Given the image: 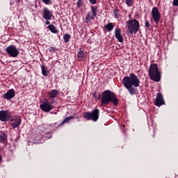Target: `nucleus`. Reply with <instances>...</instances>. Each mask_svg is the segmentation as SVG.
<instances>
[{
  "label": "nucleus",
  "instance_id": "f257e3e1",
  "mask_svg": "<svg viewBox=\"0 0 178 178\" xmlns=\"http://www.w3.org/2000/svg\"><path fill=\"white\" fill-rule=\"evenodd\" d=\"M122 84L131 95L138 94V89L136 88L140 87V79L136 74L131 73L129 76H124L122 79Z\"/></svg>",
  "mask_w": 178,
  "mask_h": 178
},
{
  "label": "nucleus",
  "instance_id": "f03ea898",
  "mask_svg": "<svg viewBox=\"0 0 178 178\" xmlns=\"http://www.w3.org/2000/svg\"><path fill=\"white\" fill-rule=\"evenodd\" d=\"M111 102L114 106H118L119 105V99L116 97V95L110 90H106L102 92L101 104L105 106L109 105Z\"/></svg>",
  "mask_w": 178,
  "mask_h": 178
},
{
  "label": "nucleus",
  "instance_id": "7ed1b4c3",
  "mask_svg": "<svg viewBox=\"0 0 178 178\" xmlns=\"http://www.w3.org/2000/svg\"><path fill=\"white\" fill-rule=\"evenodd\" d=\"M149 76L152 81H156V83H159V81H161L162 74L158 68V64L153 63L150 65L149 68Z\"/></svg>",
  "mask_w": 178,
  "mask_h": 178
},
{
  "label": "nucleus",
  "instance_id": "20e7f679",
  "mask_svg": "<svg viewBox=\"0 0 178 178\" xmlns=\"http://www.w3.org/2000/svg\"><path fill=\"white\" fill-rule=\"evenodd\" d=\"M127 31L129 34H137L140 30V22L136 19H129L127 22Z\"/></svg>",
  "mask_w": 178,
  "mask_h": 178
},
{
  "label": "nucleus",
  "instance_id": "39448f33",
  "mask_svg": "<svg viewBox=\"0 0 178 178\" xmlns=\"http://www.w3.org/2000/svg\"><path fill=\"white\" fill-rule=\"evenodd\" d=\"M6 51L11 58H17V56H19V54H20L19 49H17L16 46L13 44L8 46L6 48Z\"/></svg>",
  "mask_w": 178,
  "mask_h": 178
},
{
  "label": "nucleus",
  "instance_id": "423d86ee",
  "mask_svg": "<svg viewBox=\"0 0 178 178\" xmlns=\"http://www.w3.org/2000/svg\"><path fill=\"white\" fill-rule=\"evenodd\" d=\"M152 17L156 24H158L161 20V13L156 7H153L152 9Z\"/></svg>",
  "mask_w": 178,
  "mask_h": 178
},
{
  "label": "nucleus",
  "instance_id": "0eeeda50",
  "mask_svg": "<svg viewBox=\"0 0 178 178\" xmlns=\"http://www.w3.org/2000/svg\"><path fill=\"white\" fill-rule=\"evenodd\" d=\"M99 116V114L98 112H85L83 114L85 119H87L88 120H93V122H97Z\"/></svg>",
  "mask_w": 178,
  "mask_h": 178
},
{
  "label": "nucleus",
  "instance_id": "6e6552de",
  "mask_svg": "<svg viewBox=\"0 0 178 178\" xmlns=\"http://www.w3.org/2000/svg\"><path fill=\"white\" fill-rule=\"evenodd\" d=\"M51 104V102L49 103L47 99H44L42 104H40V109L44 112H50V111H52L54 108V106Z\"/></svg>",
  "mask_w": 178,
  "mask_h": 178
},
{
  "label": "nucleus",
  "instance_id": "1a4fd4ad",
  "mask_svg": "<svg viewBox=\"0 0 178 178\" xmlns=\"http://www.w3.org/2000/svg\"><path fill=\"white\" fill-rule=\"evenodd\" d=\"M42 19L44 20H52V17H54V13L52 10H49L48 8H42Z\"/></svg>",
  "mask_w": 178,
  "mask_h": 178
},
{
  "label": "nucleus",
  "instance_id": "9d476101",
  "mask_svg": "<svg viewBox=\"0 0 178 178\" xmlns=\"http://www.w3.org/2000/svg\"><path fill=\"white\" fill-rule=\"evenodd\" d=\"M49 98H50L51 104H55V98L59 95V91L56 89L51 90L49 93Z\"/></svg>",
  "mask_w": 178,
  "mask_h": 178
},
{
  "label": "nucleus",
  "instance_id": "9b49d317",
  "mask_svg": "<svg viewBox=\"0 0 178 178\" xmlns=\"http://www.w3.org/2000/svg\"><path fill=\"white\" fill-rule=\"evenodd\" d=\"M15 95H16L15 90L10 89L6 93L3 95V97L5 98V99L10 100L12 99V98H15Z\"/></svg>",
  "mask_w": 178,
  "mask_h": 178
},
{
  "label": "nucleus",
  "instance_id": "f8f14e48",
  "mask_svg": "<svg viewBox=\"0 0 178 178\" xmlns=\"http://www.w3.org/2000/svg\"><path fill=\"white\" fill-rule=\"evenodd\" d=\"M163 104H165V101H163V96L162 95V93H158L155 99L156 106H162Z\"/></svg>",
  "mask_w": 178,
  "mask_h": 178
},
{
  "label": "nucleus",
  "instance_id": "ddd939ff",
  "mask_svg": "<svg viewBox=\"0 0 178 178\" xmlns=\"http://www.w3.org/2000/svg\"><path fill=\"white\" fill-rule=\"evenodd\" d=\"M87 58V51L84 50H81V49H79V51L78 52L77 55V60L78 62H83L84 59Z\"/></svg>",
  "mask_w": 178,
  "mask_h": 178
},
{
  "label": "nucleus",
  "instance_id": "4468645a",
  "mask_svg": "<svg viewBox=\"0 0 178 178\" xmlns=\"http://www.w3.org/2000/svg\"><path fill=\"white\" fill-rule=\"evenodd\" d=\"M115 37L118 40V42H123L124 39L122 35V29L117 28L115 30Z\"/></svg>",
  "mask_w": 178,
  "mask_h": 178
},
{
  "label": "nucleus",
  "instance_id": "2eb2a0df",
  "mask_svg": "<svg viewBox=\"0 0 178 178\" xmlns=\"http://www.w3.org/2000/svg\"><path fill=\"white\" fill-rule=\"evenodd\" d=\"M21 123H22V118H20V117H17L11 120V124L13 129H16V127H19Z\"/></svg>",
  "mask_w": 178,
  "mask_h": 178
},
{
  "label": "nucleus",
  "instance_id": "dca6fc26",
  "mask_svg": "<svg viewBox=\"0 0 178 178\" xmlns=\"http://www.w3.org/2000/svg\"><path fill=\"white\" fill-rule=\"evenodd\" d=\"M10 119V115L8 114V112H0V120L1 122H6Z\"/></svg>",
  "mask_w": 178,
  "mask_h": 178
},
{
  "label": "nucleus",
  "instance_id": "f3484780",
  "mask_svg": "<svg viewBox=\"0 0 178 178\" xmlns=\"http://www.w3.org/2000/svg\"><path fill=\"white\" fill-rule=\"evenodd\" d=\"M6 143H8V134L1 131L0 134V143L5 144Z\"/></svg>",
  "mask_w": 178,
  "mask_h": 178
},
{
  "label": "nucleus",
  "instance_id": "a211bd4d",
  "mask_svg": "<svg viewBox=\"0 0 178 178\" xmlns=\"http://www.w3.org/2000/svg\"><path fill=\"white\" fill-rule=\"evenodd\" d=\"M49 138H52V134H51V132H48V133L45 134L43 136V139L40 138V140L37 143L38 144H42V143H44V140H49Z\"/></svg>",
  "mask_w": 178,
  "mask_h": 178
},
{
  "label": "nucleus",
  "instance_id": "6ab92c4d",
  "mask_svg": "<svg viewBox=\"0 0 178 178\" xmlns=\"http://www.w3.org/2000/svg\"><path fill=\"white\" fill-rule=\"evenodd\" d=\"M115 29V25H113V23L109 22L108 24L104 25V31H108V33H111L112 30Z\"/></svg>",
  "mask_w": 178,
  "mask_h": 178
},
{
  "label": "nucleus",
  "instance_id": "aec40b11",
  "mask_svg": "<svg viewBox=\"0 0 178 178\" xmlns=\"http://www.w3.org/2000/svg\"><path fill=\"white\" fill-rule=\"evenodd\" d=\"M91 12L93 17H97V12H98V6H91Z\"/></svg>",
  "mask_w": 178,
  "mask_h": 178
},
{
  "label": "nucleus",
  "instance_id": "412c9836",
  "mask_svg": "<svg viewBox=\"0 0 178 178\" xmlns=\"http://www.w3.org/2000/svg\"><path fill=\"white\" fill-rule=\"evenodd\" d=\"M95 17L92 16V13L91 12H88L86 17V23H90L92 20H94Z\"/></svg>",
  "mask_w": 178,
  "mask_h": 178
},
{
  "label": "nucleus",
  "instance_id": "4be33fe9",
  "mask_svg": "<svg viewBox=\"0 0 178 178\" xmlns=\"http://www.w3.org/2000/svg\"><path fill=\"white\" fill-rule=\"evenodd\" d=\"M47 29L51 31V33H53L54 34H58V31L56 29V27L54 24H50L47 26Z\"/></svg>",
  "mask_w": 178,
  "mask_h": 178
},
{
  "label": "nucleus",
  "instance_id": "5701e85b",
  "mask_svg": "<svg viewBox=\"0 0 178 178\" xmlns=\"http://www.w3.org/2000/svg\"><path fill=\"white\" fill-rule=\"evenodd\" d=\"M71 38H72V36L68 33H65L63 35V40H64V42H65V44H67V42H69V41H70Z\"/></svg>",
  "mask_w": 178,
  "mask_h": 178
},
{
  "label": "nucleus",
  "instance_id": "b1692460",
  "mask_svg": "<svg viewBox=\"0 0 178 178\" xmlns=\"http://www.w3.org/2000/svg\"><path fill=\"white\" fill-rule=\"evenodd\" d=\"M72 119H73V116L66 117V118L61 122V123L59 124V126H63V124H65V123L69 122V120H72Z\"/></svg>",
  "mask_w": 178,
  "mask_h": 178
},
{
  "label": "nucleus",
  "instance_id": "393cba45",
  "mask_svg": "<svg viewBox=\"0 0 178 178\" xmlns=\"http://www.w3.org/2000/svg\"><path fill=\"white\" fill-rule=\"evenodd\" d=\"M42 74L43 76H45V77H48V71H47V67H45V65H42Z\"/></svg>",
  "mask_w": 178,
  "mask_h": 178
},
{
  "label": "nucleus",
  "instance_id": "a878e982",
  "mask_svg": "<svg viewBox=\"0 0 178 178\" xmlns=\"http://www.w3.org/2000/svg\"><path fill=\"white\" fill-rule=\"evenodd\" d=\"M119 12H120V10L119 9H118V8L113 9L115 19H119V17L120 16V15L119 14Z\"/></svg>",
  "mask_w": 178,
  "mask_h": 178
},
{
  "label": "nucleus",
  "instance_id": "bb28decb",
  "mask_svg": "<svg viewBox=\"0 0 178 178\" xmlns=\"http://www.w3.org/2000/svg\"><path fill=\"white\" fill-rule=\"evenodd\" d=\"M94 98H95V99L99 100L101 99V95H99V92H97V91H95L92 94Z\"/></svg>",
  "mask_w": 178,
  "mask_h": 178
},
{
  "label": "nucleus",
  "instance_id": "cd10ccee",
  "mask_svg": "<svg viewBox=\"0 0 178 178\" xmlns=\"http://www.w3.org/2000/svg\"><path fill=\"white\" fill-rule=\"evenodd\" d=\"M83 5H84V0H77V2H76L77 8H81Z\"/></svg>",
  "mask_w": 178,
  "mask_h": 178
},
{
  "label": "nucleus",
  "instance_id": "c85d7f7f",
  "mask_svg": "<svg viewBox=\"0 0 178 178\" xmlns=\"http://www.w3.org/2000/svg\"><path fill=\"white\" fill-rule=\"evenodd\" d=\"M126 3L127 6H133V3H134V0H126Z\"/></svg>",
  "mask_w": 178,
  "mask_h": 178
},
{
  "label": "nucleus",
  "instance_id": "c756f323",
  "mask_svg": "<svg viewBox=\"0 0 178 178\" xmlns=\"http://www.w3.org/2000/svg\"><path fill=\"white\" fill-rule=\"evenodd\" d=\"M44 5H52V0H42Z\"/></svg>",
  "mask_w": 178,
  "mask_h": 178
},
{
  "label": "nucleus",
  "instance_id": "7c9ffc66",
  "mask_svg": "<svg viewBox=\"0 0 178 178\" xmlns=\"http://www.w3.org/2000/svg\"><path fill=\"white\" fill-rule=\"evenodd\" d=\"M49 52H56V51H58V48L56 47H51L49 49Z\"/></svg>",
  "mask_w": 178,
  "mask_h": 178
},
{
  "label": "nucleus",
  "instance_id": "2f4dec72",
  "mask_svg": "<svg viewBox=\"0 0 178 178\" xmlns=\"http://www.w3.org/2000/svg\"><path fill=\"white\" fill-rule=\"evenodd\" d=\"M145 25L147 30H149V27H151V25L149 24V21H145Z\"/></svg>",
  "mask_w": 178,
  "mask_h": 178
},
{
  "label": "nucleus",
  "instance_id": "473e14b6",
  "mask_svg": "<svg viewBox=\"0 0 178 178\" xmlns=\"http://www.w3.org/2000/svg\"><path fill=\"white\" fill-rule=\"evenodd\" d=\"M90 5H95L97 3V0H89Z\"/></svg>",
  "mask_w": 178,
  "mask_h": 178
},
{
  "label": "nucleus",
  "instance_id": "72a5a7b5",
  "mask_svg": "<svg viewBox=\"0 0 178 178\" xmlns=\"http://www.w3.org/2000/svg\"><path fill=\"white\" fill-rule=\"evenodd\" d=\"M174 6H178V0H174L172 2Z\"/></svg>",
  "mask_w": 178,
  "mask_h": 178
},
{
  "label": "nucleus",
  "instance_id": "f704fd0d",
  "mask_svg": "<svg viewBox=\"0 0 178 178\" xmlns=\"http://www.w3.org/2000/svg\"><path fill=\"white\" fill-rule=\"evenodd\" d=\"M45 24H46L47 26H48V25L51 24V22H49V20H46V21H45Z\"/></svg>",
  "mask_w": 178,
  "mask_h": 178
},
{
  "label": "nucleus",
  "instance_id": "c9c22d12",
  "mask_svg": "<svg viewBox=\"0 0 178 178\" xmlns=\"http://www.w3.org/2000/svg\"><path fill=\"white\" fill-rule=\"evenodd\" d=\"M93 112H99V110L98 108H96L93 111Z\"/></svg>",
  "mask_w": 178,
  "mask_h": 178
},
{
  "label": "nucleus",
  "instance_id": "e433bc0d",
  "mask_svg": "<svg viewBox=\"0 0 178 178\" xmlns=\"http://www.w3.org/2000/svg\"><path fill=\"white\" fill-rule=\"evenodd\" d=\"M0 162H2V156L0 154Z\"/></svg>",
  "mask_w": 178,
  "mask_h": 178
},
{
  "label": "nucleus",
  "instance_id": "4c0bfd02",
  "mask_svg": "<svg viewBox=\"0 0 178 178\" xmlns=\"http://www.w3.org/2000/svg\"><path fill=\"white\" fill-rule=\"evenodd\" d=\"M0 112H8V111H0Z\"/></svg>",
  "mask_w": 178,
  "mask_h": 178
},
{
  "label": "nucleus",
  "instance_id": "58836bf2",
  "mask_svg": "<svg viewBox=\"0 0 178 178\" xmlns=\"http://www.w3.org/2000/svg\"><path fill=\"white\" fill-rule=\"evenodd\" d=\"M18 1V2H19L20 1V0H17Z\"/></svg>",
  "mask_w": 178,
  "mask_h": 178
},
{
  "label": "nucleus",
  "instance_id": "ea45409f",
  "mask_svg": "<svg viewBox=\"0 0 178 178\" xmlns=\"http://www.w3.org/2000/svg\"><path fill=\"white\" fill-rule=\"evenodd\" d=\"M36 1H40V0H36Z\"/></svg>",
  "mask_w": 178,
  "mask_h": 178
}]
</instances>
